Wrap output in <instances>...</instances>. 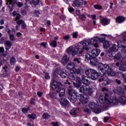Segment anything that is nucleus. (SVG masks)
I'll return each instance as SVG.
<instances>
[{
  "label": "nucleus",
  "mask_w": 126,
  "mask_h": 126,
  "mask_svg": "<svg viewBox=\"0 0 126 126\" xmlns=\"http://www.w3.org/2000/svg\"><path fill=\"white\" fill-rule=\"evenodd\" d=\"M32 3L34 5H37L39 4V0H32Z\"/></svg>",
  "instance_id": "nucleus-43"
},
{
  "label": "nucleus",
  "mask_w": 126,
  "mask_h": 126,
  "mask_svg": "<svg viewBox=\"0 0 126 126\" xmlns=\"http://www.w3.org/2000/svg\"><path fill=\"white\" fill-rule=\"evenodd\" d=\"M74 10V8H73V7H70L68 8V11H69V12H73V11Z\"/></svg>",
  "instance_id": "nucleus-59"
},
{
  "label": "nucleus",
  "mask_w": 126,
  "mask_h": 126,
  "mask_svg": "<svg viewBox=\"0 0 126 126\" xmlns=\"http://www.w3.org/2000/svg\"><path fill=\"white\" fill-rule=\"evenodd\" d=\"M4 47H0V54L1 53H4Z\"/></svg>",
  "instance_id": "nucleus-54"
},
{
  "label": "nucleus",
  "mask_w": 126,
  "mask_h": 126,
  "mask_svg": "<svg viewBox=\"0 0 126 126\" xmlns=\"http://www.w3.org/2000/svg\"><path fill=\"white\" fill-rule=\"evenodd\" d=\"M45 78L46 79H50V75H49V73H46L45 74Z\"/></svg>",
  "instance_id": "nucleus-57"
},
{
  "label": "nucleus",
  "mask_w": 126,
  "mask_h": 126,
  "mask_svg": "<svg viewBox=\"0 0 126 126\" xmlns=\"http://www.w3.org/2000/svg\"><path fill=\"white\" fill-rule=\"evenodd\" d=\"M20 19V14H17V16L16 18V20H19Z\"/></svg>",
  "instance_id": "nucleus-60"
},
{
  "label": "nucleus",
  "mask_w": 126,
  "mask_h": 126,
  "mask_svg": "<svg viewBox=\"0 0 126 126\" xmlns=\"http://www.w3.org/2000/svg\"><path fill=\"white\" fill-rule=\"evenodd\" d=\"M51 97L52 98H53V99H56V98H57V93H53L51 94Z\"/></svg>",
  "instance_id": "nucleus-47"
},
{
  "label": "nucleus",
  "mask_w": 126,
  "mask_h": 126,
  "mask_svg": "<svg viewBox=\"0 0 126 126\" xmlns=\"http://www.w3.org/2000/svg\"><path fill=\"white\" fill-rule=\"evenodd\" d=\"M29 111V108H25L22 109L23 113H27Z\"/></svg>",
  "instance_id": "nucleus-46"
},
{
  "label": "nucleus",
  "mask_w": 126,
  "mask_h": 126,
  "mask_svg": "<svg viewBox=\"0 0 126 126\" xmlns=\"http://www.w3.org/2000/svg\"><path fill=\"white\" fill-rule=\"evenodd\" d=\"M3 60L5 62H6V61L9 60V59L10 58V56H9V54H4L3 55Z\"/></svg>",
  "instance_id": "nucleus-34"
},
{
  "label": "nucleus",
  "mask_w": 126,
  "mask_h": 126,
  "mask_svg": "<svg viewBox=\"0 0 126 126\" xmlns=\"http://www.w3.org/2000/svg\"><path fill=\"white\" fill-rule=\"evenodd\" d=\"M74 62L77 63H80V60L78 58L74 59Z\"/></svg>",
  "instance_id": "nucleus-50"
},
{
  "label": "nucleus",
  "mask_w": 126,
  "mask_h": 126,
  "mask_svg": "<svg viewBox=\"0 0 126 126\" xmlns=\"http://www.w3.org/2000/svg\"><path fill=\"white\" fill-rule=\"evenodd\" d=\"M126 20V17H118L116 18V22L117 23H123L124 21Z\"/></svg>",
  "instance_id": "nucleus-28"
},
{
  "label": "nucleus",
  "mask_w": 126,
  "mask_h": 126,
  "mask_svg": "<svg viewBox=\"0 0 126 126\" xmlns=\"http://www.w3.org/2000/svg\"><path fill=\"white\" fill-rule=\"evenodd\" d=\"M69 62V57H67V56L65 55L63 56V57L62 58L61 63L63 64H65V63H67Z\"/></svg>",
  "instance_id": "nucleus-24"
},
{
  "label": "nucleus",
  "mask_w": 126,
  "mask_h": 126,
  "mask_svg": "<svg viewBox=\"0 0 126 126\" xmlns=\"http://www.w3.org/2000/svg\"><path fill=\"white\" fill-rule=\"evenodd\" d=\"M53 126H59V123L57 122H52Z\"/></svg>",
  "instance_id": "nucleus-61"
},
{
  "label": "nucleus",
  "mask_w": 126,
  "mask_h": 126,
  "mask_svg": "<svg viewBox=\"0 0 126 126\" xmlns=\"http://www.w3.org/2000/svg\"><path fill=\"white\" fill-rule=\"evenodd\" d=\"M2 77H8V74H7L6 72L3 73L2 75Z\"/></svg>",
  "instance_id": "nucleus-55"
},
{
  "label": "nucleus",
  "mask_w": 126,
  "mask_h": 126,
  "mask_svg": "<svg viewBox=\"0 0 126 126\" xmlns=\"http://www.w3.org/2000/svg\"><path fill=\"white\" fill-rule=\"evenodd\" d=\"M68 93L69 94V96L71 95H76L82 104H86V103L88 102L89 96L87 94H79L71 86L68 88Z\"/></svg>",
  "instance_id": "nucleus-3"
},
{
  "label": "nucleus",
  "mask_w": 126,
  "mask_h": 126,
  "mask_svg": "<svg viewBox=\"0 0 126 126\" xmlns=\"http://www.w3.org/2000/svg\"><path fill=\"white\" fill-rule=\"evenodd\" d=\"M31 105H34L35 104V99L32 98L30 101Z\"/></svg>",
  "instance_id": "nucleus-56"
},
{
  "label": "nucleus",
  "mask_w": 126,
  "mask_h": 126,
  "mask_svg": "<svg viewBox=\"0 0 126 126\" xmlns=\"http://www.w3.org/2000/svg\"><path fill=\"white\" fill-rule=\"evenodd\" d=\"M90 61V64L91 65H96L97 64V61L96 58H94Z\"/></svg>",
  "instance_id": "nucleus-32"
},
{
  "label": "nucleus",
  "mask_w": 126,
  "mask_h": 126,
  "mask_svg": "<svg viewBox=\"0 0 126 126\" xmlns=\"http://www.w3.org/2000/svg\"><path fill=\"white\" fill-rule=\"evenodd\" d=\"M104 41L103 38H100L98 36H94L91 39H88L84 40L81 44H78L77 45H73L70 46L66 50L68 54H71L73 57H80L82 56L84 50L90 51L91 50V47L90 46H94V48H98V42L99 43H103Z\"/></svg>",
  "instance_id": "nucleus-1"
},
{
  "label": "nucleus",
  "mask_w": 126,
  "mask_h": 126,
  "mask_svg": "<svg viewBox=\"0 0 126 126\" xmlns=\"http://www.w3.org/2000/svg\"><path fill=\"white\" fill-rule=\"evenodd\" d=\"M119 51V47L115 44H113L111 47L109 48L107 52V55L109 56V59L113 61V60L115 59L117 61H119L122 59V55H121V53H118L117 54L113 56V55Z\"/></svg>",
  "instance_id": "nucleus-4"
},
{
  "label": "nucleus",
  "mask_w": 126,
  "mask_h": 126,
  "mask_svg": "<svg viewBox=\"0 0 126 126\" xmlns=\"http://www.w3.org/2000/svg\"><path fill=\"white\" fill-rule=\"evenodd\" d=\"M125 90H126V85H123V89L119 88L114 91V92L118 94V95H124L125 94Z\"/></svg>",
  "instance_id": "nucleus-9"
},
{
  "label": "nucleus",
  "mask_w": 126,
  "mask_h": 126,
  "mask_svg": "<svg viewBox=\"0 0 126 126\" xmlns=\"http://www.w3.org/2000/svg\"><path fill=\"white\" fill-rule=\"evenodd\" d=\"M25 28H26V24H25V23H24L22 25V29H25Z\"/></svg>",
  "instance_id": "nucleus-62"
},
{
  "label": "nucleus",
  "mask_w": 126,
  "mask_h": 126,
  "mask_svg": "<svg viewBox=\"0 0 126 126\" xmlns=\"http://www.w3.org/2000/svg\"><path fill=\"white\" fill-rule=\"evenodd\" d=\"M24 23V21H23L22 20H20L17 21V24H18L19 25H20V24H23Z\"/></svg>",
  "instance_id": "nucleus-48"
},
{
  "label": "nucleus",
  "mask_w": 126,
  "mask_h": 126,
  "mask_svg": "<svg viewBox=\"0 0 126 126\" xmlns=\"http://www.w3.org/2000/svg\"><path fill=\"white\" fill-rule=\"evenodd\" d=\"M100 23L103 26L108 25L110 24V21L108 20V19L103 18L100 20Z\"/></svg>",
  "instance_id": "nucleus-21"
},
{
  "label": "nucleus",
  "mask_w": 126,
  "mask_h": 126,
  "mask_svg": "<svg viewBox=\"0 0 126 126\" xmlns=\"http://www.w3.org/2000/svg\"><path fill=\"white\" fill-rule=\"evenodd\" d=\"M78 36V32H75L73 33L72 37L73 38H77V36Z\"/></svg>",
  "instance_id": "nucleus-44"
},
{
  "label": "nucleus",
  "mask_w": 126,
  "mask_h": 126,
  "mask_svg": "<svg viewBox=\"0 0 126 126\" xmlns=\"http://www.w3.org/2000/svg\"><path fill=\"white\" fill-rule=\"evenodd\" d=\"M67 68L68 69H70V72H72V71H74V69H75V63L70 62L67 65Z\"/></svg>",
  "instance_id": "nucleus-12"
},
{
  "label": "nucleus",
  "mask_w": 126,
  "mask_h": 126,
  "mask_svg": "<svg viewBox=\"0 0 126 126\" xmlns=\"http://www.w3.org/2000/svg\"><path fill=\"white\" fill-rule=\"evenodd\" d=\"M111 96V94L106 93L105 96L100 95L99 97L98 100L100 104H108L110 105V104H118L119 99L117 97H112Z\"/></svg>",
  "instance_id": "nucleus-2"
},
{
  "label": "nucleus",
  "mask_w": 126,
  "mask_h": 126,
  "mask_svg": "<svg viewBox=\"0 0 126 126\" xmlns=\"http://www.w3.org/2000/svg\"><path fill=\"white\" fill-rule=\"evenodd\" d=\"M123 78L124 79V81H125V83H126V74H123Z\"/></svg>",
  "instance_id": "nucleus-64"
},
{
  "label": "nucleus",
  "mask_w": 126,
  "mask_h": 126,
  "mask_svg": "<svg viewBox=\"0 0 126 126\" xmlns=\"http://www.w3.org/2000/svg\"><path fill=\"white\" fill-rule=\"evenodd\" d=\"M104 49H108L110 47V42L108 40H105L103 43Z\"/></svg>",
  "instance_id": "nucleus-31"
},
{
  "label": "nucleus",
  "mask_w": 126,
  "mask_h": 126,
  "mask_svg": "<svg viewBox=\"0 0 126 126\" xmlns=\"http://www.w3.org/2000/svg\"><path fill=\"white\" fill-rule=\"evenodd\" d=\"M58 92H59V97L63 98V97H64L65 95V90L64 89L61 88L60 89H58L57 90Z\"/></svg>",
  "instance_id": "nucleus-15"
},
{
  "label": "nucleus",
  "mask_w": 126,
  "mask_h": 126,
  "mask_svg": "<svg viewBox=\"0 0 126 126\" xmlns=\"http://www.w3.org/2000/svg\"><path fill=\"white\" fill-rule=\"evenodd\" d=\"M110 68L111 67L107 64L99 63L98 64V69L101 70L103 74L106 75Z\"/></svg>",
  "instance_id": "nucleus-7"
},
{
  "label": "nucleus",
  "mask_w": 126,
  "mask_h": 126,
  "mask_svg": "<svg viewBox=\"0 0 126 126\" xmlns=\"http://www.w3.org/2000/svg\"><path fill=\"white\" fill-rule=\"evenodd\" d=\"M69 78L71 80H75L77 78V75L76 73L72 71L69 75Z\"/></svg>",
  "instance_id": "nucleus-22"
},
{
  "label": "nucleus",
  "mask_w": 126,
  "mask_h": 126,
  "mask_svg": "<svg viewBox=\"0 0 126 126\" xmlns=\"http://www.w3.org/2000/svg\"><path fill=\"white\" fill-rule=\"evenodd\" d=\"M105 75L107 77H108V76H115V75H116V73H115L111 68Z\"/></svg>",
  "instance_id": "nucleus-26"
},
{
  "label": "nucleus",
  "mask_w": 126,
  "mask_h": 126,
  "mask_svg": "<svg viewBox=\"0 0 126 126\" xmlns=\"http://www.w3.org/2000/svg\"><path fill=\"white\" fill-rule=\"evenodd\" d=\"M73 72H75L77 74H83V73L84 72V70H83L81 67H79L78 68L75 69Z\"/></svg>",
  "instance_id": "nucleus-23"
},
{
  "label": "nucleus",
  "mask_w": 126,
  "mask_h": 126,
  "mask_svg": "<svg viewBox=\"0 0 126 126\" xmlns=\"http://www.w3.org/2000/svg\"><path fill=\"white\" fill-rule=\"evenodd\" d=\"M98 81H99V82H102V81H104V84L105 85L110 84V82L108 81V77L106 76V75L105 74H103L102 76H101Z\"/></svg>",
  "instance_id": "nucleus-10"
},
{
  "label": "nucleus",
  "mask_w": 126,
  "mask_h": 126,
  "mask_svg": "<svg viewBox=\"0 0 126 126\" xmlns=\"http://www.w3.org/2000/svg\"><path fill=\"white\" fill-rule=\"evenodd\" d=\"M121 65L119 66V69L120 70H122V71H126V67H124L126 65V64H124V63H121Z\"/></svg>",
  "instance_id": "nucleus-36"
},
{
  "label": "nucleus",
  "mask_w": 126,
  "mask_h": 126,
  "mask_svg": "<svg viewBox=\"0 0 126 126\" xmlns=\"http://www.w3.org/2000/svg\"><path fill=\"white\" fill-rule=\"evenodd\" d=\"M89 107L91 110H92L93 112L95 113V114H99L101 113V109L98 107V105L95 103L94 102H91L89 104Z\"/></svg>",
  "instance_id": "nucleus-6"
},
{
  "label": "nucleus",
  "mask_w": 126,
  "mask_h": 126,
  "mask_svg": "<svg viewBox=\"0 0 126 126\" xmlns=\"http://www.w3.org/2000/svg\"><path fill=\"white\" fill-rule=\"evenodd\" d=\"M95 72V70L93 69H87L85 70V73L87 74V76L91 77L92 75Z\"/></svg>",
  "instance_id": "nucleus-19"
},
{
  "label": "nucleus",
  "mask_w": 126,
  "mask_h": 126,
  "mask_svg": "<svg viewBox=\"0 0 126 126\" xmlns=\"http://www.w3.org/2000/svg\"><path fill=\"white\" fill-rule=\"evenodd\" d=\"M70 114L74 117H77V114H78V109L76 108H73L70 110Z\"/></svg>",
  "instance_id": "nucleus-18"
},
{
  "label": "nucleus",
  "mask_w": 126,
  "mask_h": 126,
  "mask_svg": "<svg viewBox=\"0 0 126 126\" xmlns=\"http://www.w3.org/2000/svg\"><path fill=\"white\" fill-rule=\"evenodd\" d=\"M6 30L7 31V33H8V34H9L10 35L11 34V33H12V32H14V33H15V32H16L15 29H13L11 31V30H10L9 28H8V26L6 27Z\"/></svg>",
  "instance_id": "nucleus-33"
},
{
  "label": "nucleus",
  "mask_w": 126,
  "mask_h": 126,
  "mask_svg": "<svg viewBox=\"0 0 126 126\" xmlns=\"http://www.w3.org/2000/svg\"><path fill=\"white\" fill-rule=\"evenodd\" d=\"M17 4L18 7H22V6H23V3H22V2H18V3H17Z\"/></svg>",
  "instance_id": "nucleus-52"
},
{
  "label": "nucleus",
  "mask_w": 126,
  "mask_h": 126,
  "mask_svg": "<svg viewBox=\"0 0 126 126\" xmlns=\"http://www.w3.org/2000/svg\"><path fill=\"white\" fill-rule=\"evenodd\" d=\"M10 63L12 65L15 64V63H16V59H15V58L12 57L10 60Z\"/></svg>",
  "instance_id": "nucleus-37"
},
{
  "label": "nucleus",
  "mask_w": 126,
  "mask_h": 126,
  "mask_svg": "<svg viewBox=\"0 0 126 126\" xmlns=\"http://www.w3.org/2000/svg\"><path fill=\"white\" fill-rule=\"evenodd\" d=\"M109 119H110V117H104V122H108V121H109Z\"/></svg>",
  "instance_id": "nucleus-63"
},
{
  "label": "nucleus",
  "mask_w": 126,
  "mask_h": 126,
  "mask_svg": "<svg viewBox=\"0 0 126 126\" xmlns=\"http://www.w3.org/2000/svg\"><path fill=\"white\" fill-rule=\"evenodd\" d=\"M80 18L82 20H85L86 19V17H85V15L84 14H82L80 16Z\"/></svg>",
  "instance_id": "nucleus-45"
},
{
  "label": "nucleus",
  "mask_w": 126,
  "mask_h": 126,
  "mask_svg": "<svg viewBox=\"0 0 126 126\" xmlns=\"http://www.w3.org/2000/svg\"><path fill=\"white\" fill-rule=\"evenodd\" d=\"M119 101L122 105H126V97L122 95L120 97Z\"/></svg>",
  "instance_id": "nucleus-27"
},
{
  "label": "nucleus",
  "mask_w": 126,
  "mask_h": 126,
  "mask_svg": "<svg viewBox=\"0 0 126 126\" xmlns=\"http://www.w3.org/2000/svg\"><path fill=\"white\" fill-rule=\"evenodd\" d=\"M76 95H69V100L72 103H75V102L76 101Z\"/></svg>",
  "instance_id": "nucleus-30"
},
{
  "label": "nucleus",
  "mask_w": 126,
  "mask_h": 126,
  "mask_svg": "<svg viewBox=\"0 0 126 126\" xmlns=\"http://www.w3.org/2000/svg\"><path fill=\"white\" fill-rule=\"evenodd\" d=\"M92 56L94 58H95V57H98L99 55H100V53H101V50L99 49H95L92 50L91 52Z\"/></svg>",
  "instance_id": "nucleus-11"
},
{
  "label": "nucleus",
  "mask_w": 126,
  "mask_h": 126,
  "mask_svg": "<svg viewBox=\"0 0 126 126\" xmlns=\"http://www.w3.org/2000/svg\"><path fill=\"white\" fill-rule=\"evenodd\" d=\"M102 92H108V91H109V90H108V89H107L106 88H103L102 89Z\"/></svg>",
  "instance_id": "nucleus-58"
},
{
  "label": "nucleus",
  "mask_w": 126,
  "mask_h": 126,
  "mask_svg": "<svg viewBox=\"0 0 126 126\" xmlns=\"http://www.w3.org/2000/svg\"><path fill=\"white\" fill-rule=\"evenodd\" d=\"M4 45L6 51H8L10 48L12 46V42L11 41L7 40L4 43Z\"/></svg>",
  "instance_id": "nucleus-13"
},
{
  "label": "nucleus",
  "mask_w": 126,
  "mask_h": 126,
  "mask_svg": "<svg viewBox=\"0 0 126 126\" xmlns=\"http://www.w3.org/2000/svg\"><path fill=\"white\" fill-rule=\"evenodd\" d=\"M29 118L32 119V120H35L36 118V115L35 114H30L28 115Z\"/></svg>",
  "instance_id": "nucleus-40"
},
{
  "label": "nucleus",
  "mask_w": 126,
  "mask_h": 126,
  "mask_svg": "<svg viewBox=\"0 0 126 126\" xmlns=\"http://www.w3.org/2000/svg\"><path fill=\"white\" fill-rule=\"evenodd\" d=\"M43 118L45 120H49L50 119V115L48 113H45L43 115Z\"/></svg>",
  "instance_id": "nucleus-38"
},
{
  "label": "nucleus",
  "mask_w": 126,
  "mask_h": 126,
  "mask_svg": "<svg viewBox=\"0 0 126 126\" xmlns=\"http://www.w3.org/2000/svg\"><path fill=\"white\" fill-rule=\"evenodd\" d=\"M82 83L84 85L80 88V91L83 93H86L90 95L92 93V89L89 87L90 81L87 79V77H84V76H82Z\"/></svg>",
  "instance_id": "nucleus-5"
},
{
  "label": "nucleus",
  "mask_w": 126,
  "mask_h": 126,
  "mask_svg": "<svg viewBox=\"0 0 126 126\" xmlns=\"http://www.w3.org/2000/svg\"><path fill=\"white\" fill-rule=\"evenodd\" d=\"M99 76H100V74H99L98 72L94 70V72L92 74V76H91L90 78H91V79L93 80H96Z\"/></svg>",
  "instance_id": "nucleus-14"
},
{
  "label": "nucleus",
  "mask_w": 126,
  "mask_h": 126,
  "mask_svg": "<svg viewBox=\"0 0 126 126\" xmlns=\"http://www.w3.org/2000/svg\"><path fill=\"white\" fill-rule=\"evenodd\" d=\"M9 38L11 41H14L15 40V37H14V35L13 34H10Z\"/></svg>",
  "instance_id": "nucleus-42"
},
{
  "label": "nucleus",
  "mask_w": 126,
  "mask_h": 126,
  "mask_svg": "<svg viewBox=\"0 0 126 126\" xmlns=\"http://www.w3.org/2000/svg\"><path fill=\"white\" fill-rule=\"evenodd\" d=\"M57 43L56 40H54L50 43V46H51V47H53V48H56V47H57Z\"/></svg>",
  "instance_id": "nucleus-35"
},
{
  "label": "nucleus",
  "mask_w": 126,
  "mask_h": 126,
  "mask_svg": "<svg viewBox=\"0 0 126 126\" xmlns=\"http://www.w3.org/2000/svg\"><path fill=\"white\" fill-rule=\"evenodd\" d=\"M85 60L86 62H89V61L92 60L93 59H94V57L92 56L91 52H89L85 55Z\"/></svg>",
  "instance_id": "nucleus-16"
},
{
  "label": "nucleus",
  "mask_w": 126,
  "mask_h": 126,
  "mask_svg": "<svg viewBox=\"0 0 126 126\" xmlns=\"http://www.w3.org/2000/svg\"><path fill=\"white\" fill-rule=\"evenodd\" d=\"M118 46L117 47L119 48H121V47H122V51L123 52H126V46L123 45V43L122 41H119L117 42Z\"/></svg>",
  "instance_id": "nucleus-29"
},
{
  "label": "nucleus",
  "mask_w": 126,
  "mask_h": 126,
  "mask_svg": "<svg viewBox=\"0 0 126 126\" xmlns=\"http://www.w3.org/2000/svg\"><path fill=\"white\" fill-rule=\"evenodd\" d=\"M40 46L41 47H43L44 48H47V42H42L40 44Z\"/></svg>",
  "instance_id": "nucleus-49"
},
{
  "label": "nucleus",
  "mask_w": 126,
  "mask_h": 126,
  "mask_svg": "<svg viewBox=\"0 0 126 126\" xmlns=\"http://www.w3.org/2000/svg\"><path fill=\"white\" fill-rule=\"evenodd\" d=\"M60 75L62 78H65L67 76V73L65 70H61L60 71Z\"/></svg>",
  "instance_id": "nucleus-25"
},
{
  "label": "nucleus",
  "mask_w": 126,
  "mask_h": 126,
  "mask_svg": "<svg viewBox=\"0 0 126 126\" xmlns=\"http://www.w3.org/2000/svg\"><path fill=\"white\" fill-rule=\"evenodd\" d=\"M51 87L53 90H55V89H57V90H59V89H60L63 87V85L62 83L56 81H52L51 82Z\"/></svg>",
  "instance_id": "nucleus-8"
},
{
  "label": "nucleus",
  "mask_w": 126,
  "mask_h": 126,
  "mask_svg": "<svg viewBox=\"0 0 126 126\" xmlns=\"http://www.w3.org/2000/svg\"><path fill=\"white\" fill-rule=\"evenodd\" d=\"M70 38V36L69 35H65L63 37L64 40H68Z\"/></svg>",
  "instance_id": "nucleus-51"
},
{
  "label": "nucleus",
  "mask_w": 126,
  "mask_h": 126,
  "mask_svg": "<svg viewBox=\"0 0 126 126\" xmlns=\"http://www.w3.org/2000/svg\"><path fill=\"white\" fill-rule=\"evenodd\" d=\"M73 85L75 86V87H76V88H79L80 86H81V83L80 82L79 83H73Z\"/></svg>",
  "instance_id": "nucleus-39"
},
{
  "label": "nucleus",
  "mask_w": 126,
  "mask_h": 126,
  "mask_svg": "<svg viewBox=\"0 0 126 126\" xmlns=\"http://www.w3.org/2000/svg\"><path fill=\"white\" fill-rule=\"evenodd\" d=\"M3 70H4L5 72H7V71H8V68H7V66H5L3 67Z\"/></svg>",
  "instance_id": "nucleus-53"
},
{
  "label": "nucleus",
  "mask_w": 126,
  "mask_h": 126,
  "mask_svg": "<svg viewBox=\"0 0 126 126\" xmlns=\"http://www.w3.org/2000/svg\"><path fill=\"white\" fill-rule=\"evenodd\" d=\"M94 7L95 8V9H101L102 6L100 5H94Z\"/></svg>",
  "instance_id": "nucleus-41"
},
{
  "label": "nucleus",
  "mask_w": 126,
  "mask_h": 126,
  "mask_svg": "<svg viewBox=\"0 0 126 126\" xmlns=\"http://www.w3.org/2000/svg\"><path fill=\"white\" fill-rule=\"evenodd\" d=\"M73 3L75 6H76V7H79L83 4V0H75Z\"/></svg>",
  "instance_id": "nucleus-17"
},
{
  "label": "nucleus",
  "mask_w": 126,
  "mask_h": 126,
  "mask_svg": "<svg viewBox=\"0 0 126 126\" xmlns=\"http://www.w3.org/2000/svg\"><path fill=\"white\" fill-rule=\"evenodd\" d=\"M60 103L62 106H66L68 104V100L65 98H62L60 100Z\"/></svg>",
  "instance_id": "nucleus-20"
}]
</instances>
